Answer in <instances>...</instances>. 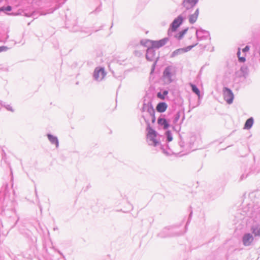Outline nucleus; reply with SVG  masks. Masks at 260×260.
I'll use <instances>...</instances> for the list:
<instances>
[{"instance_id":"1a4fd4ad","label":"nucleus","mask_w":260,"mask_h":260,"mask_svg":"<svg viewBox=\"0 0 260 260\" xmlns=\"http://www.w3.org/2000/svg\"><path fill=\"white\" fill-rule=\"evenodd\" d=\"M106 75L104 68L96 67L94 71L93 77L95 80L101 81Z\"/></svg>"},{"instance_id":"9b49d317","label":"nucleus","mask_w":260,"mask_h":260,"mask_svg":"<svg viewBox=\"0 0 260 260\" xmlns=\"http://www.w3.org/2000/svg\"><path fill=\"white\" fill-rule=\"evenodd\" d=\"M198 43L188 46L185 48H179L174 51L171 55V57H174L178 55L183 54L190 51L192 48L197 45Z\"/></svg>"},{"instance_id":"2eb2a0df","label":"nucleus","mask_w":260,"mask_h":260,"mask_svg":"<svg viewBox=\"0 0 260 260\" xmlns=\"http://www.w3.org/2000/svg\"><path fill=\"white\" fill-rule=\"evenodd\" d=\"M192 3V0H184L182 5L186 10L190 11L195 6Z\"/></svg>"},{"instance_id":"423d86ee","label":"nucleus","mask_w":260,"mask_h":260,"mask_svg":"<svg viewBox=\"0 0 260 260\" xmlns=\"http://www.w3.org/2000/svg\"><path fill=\"white\" fill-rule=\"evenodd\" d=\"M169 39L168 38H165L161 40L158 41H151L147 40L145 42L143 45L145 46H150L154 48H159L164 46L168 41Z\"/></svg>"},{"instance_id":"f257e3e1","label":"nucleus","mask_w":260,"mask_h":260,"mask_svg":"<svg viewBox=\"0 0 260 260\" xmlns=\"http://www.w3.org/2000/svg\"><path fill=\"white\" fill-rule=\"evenodd\" d=\"M257 213L260 214V206L256 209L253 210V208L250 205L244 207L242 209H240L236 213V218L239 220H245L246 222L248 218H252L256 217Z\"/></svg>"},{"instance_id":"bb28decb","label":"nucleus","mask_w":260,"mask_h":260,"mask_svg":"<svg viewBox=\"0 0 260 260\" xmlns=\"http://www.w3.org/2000/svg\"><path fill=\"white\" fill-rule=\"evenodd\" d=\"M1 105L2 106H4V107H5L6 109L8 111H10L11 112L14 111V110H13L12 107L11 106H10V105H6L5 104H3L2 102H1Z\"/></svg>"},{"instance_id":"393cba45","label":"nucleus","mask_w":260,"mask_h":260,"mask_svg":"<svg viewBox=\"0 0 260 260\" xmlns=\"http://www.w3.org/2000/svg\"><path fill=\"white\" fill-rule=\"evenodd\" d=\"M167 141L171 142L173 140V137L171 132L170 131H167L165 133Z\"/></svg>"},{"instance_id":"79ce46f5","label":"nucleus","mask_w":260,"mask_h":260,"mask_svg":"<svg viewBox=\"0 0 260 260\" xmlns=\"http://www.w3.org/2000/svg\"><path fill=\"white\" fill-rule=\"evenodd\" d=\"M32 17H35V13H33V14H32Z\"/></svg>"},{"instance_id":"39448f33","label":"nucleus","mask_w":260,"mask_h":260,"mask_svg":"<svg viewBox=\"0 0 260 260\" xmlns=\"http://www.w3.org/2000/svg\"><path fill=\"white\" fill-rule=\"evenodd\" d=\"M179 229H162L158 234L160 238H167L181 235L185 232L177 231Z\"/></svg>"},{"instance_id":"ea45409f","label":"nucleus","mask_w":260,"mask_h":260,"mask_svg":"<svg viewBox=\"0 0 260 260\" xmlns=\"http://www.w3.org/2000/svg\"><path fill=\"white\" fill-rule=\"evenodd\" d=\"M244 178V175H242L241 176V179H243V178Z\"/></svg>"},{"instance_id":"7c9ffc66","label":"nucleus","mask_w":260,"mask_h":260,"mask_svg":"<svg viewBox=\"0 0 260 260\" xmlns=\"http://www.w3.org/2000/svg\"><path fill=\"white\" fill-rule=\"evenodd\" d=\"M8 49V48L5 46H1L0 47V52L5 51Z\"/></svg>"},{"instance_id":"20e7f679","label":"nucleus","mask_w":260,"mask_h":260,"mask_svg":"<svg viewBox=\"0 0 260 260\" xmlns=\"http://www.w3.org/2000/svg\"><path fill=\"white\" fill-rule=\"evenodd\" d=\"M185 12L179 15L176 18L170 25V27L168 30V35L171 36L172 32L176 31L177 28L182 23L184 19H185Z\"/></svg>"},{"instance_id":"6e6552de","label":"nucleus","mask_w":260,"mask_h":260,"mask_svg":"<svg viewBox=\"0 0 260 260\" xmlns=\"http://www.w3.org/2000/svg\"><path fill=\"white\" fill-rule=\"evenodd\" d=\"M148 47L146 54V58L149 61H154L153 64V67L154 68L156 64L159 57L156 56L155 50L153 47H151L150 46Z\"/></svg>"},{"instance_id":"f8f14e48","label":"nucleus","mask_w":260,"mask_h":260,"mask_svg":"<svg viewBox=\"0 0 260 260\" xmlns=\"http://www.w3.org/2000/svg\"><path fill=\"white\" fill-rule=\"evenodd\" d=\"M196 34L199 41L206 40L210 36L209 31L202 28L197 29Z\"/></svg>"},{"instance_id":"37998d69","label":"nucleus","mask_w":260,"mask_h":260,"mask_svg":"<svg viewBox=\"0 0 260 260\" xmlns=\"http://www.w3.org/2000/svg\"><path fill=\"white\" fill-rule=\"evenodd\" d=\"M58 252L60 254L62 255V254L60 251H58Z\"/></svg>"},{"instance_id":"c03bdc74","label":"nucleus","mask_w":260,"mask_h":260,"mask_svg":"<svg viewBox=\"0 0 260 260\" xmlns=\"http://www.w3.org/2000/svg\"><path fill=\"white\" fill-rule=\"evenodd\" d=\"M180 147H182V144H180Z\"/></svg>"},{"instance_id":"ddd939ff","label":"nucleus","mask_w":260,"mask_h":260,"mask_svg":"<svg viewBox=\"0 0 260 260\" xmlns=\"http://www.w3.org/2000/svg\"><path fill=\"white\" fill-rule=\"evenodd\" d=\"M253 239V237L251 234L246 233L242 237V243L245 246H249L252 243Z\"/></svg>"},{"instance_id":"58836bf2","label":"nucleus","mask_w":260,"mask_h":260,"mask_svg":"<svg viewBox=\"0 0 260 260\" xmlns=\"http://www.w3.org/2000/svg\"><path fill=\"white\" fill-rule=\"evenodd\" d=\"M192 211H191V212H190V214H189V218H190L191 217V215H192Z\"/></svg>"},{"instance_id":"7ed1b4c3","label":"nucleus","mask_w":260,"mask_h":260,"mask_svg":"<svg viewBox=\"0 0 260 260\" xmlns=\"http://www.w3.org/2000/svg\"><path fill=\"white\" fill-rule=\"evenodd\" d=\"M142 111L143 112H146V114L143 115L149 119L151 120L152 123L155 122L156 118L155 116V110L152 106L151 102H148L147 103H144L142 108ZM144 118V117H143Z\"/></svg>"},{"instance_id":"0eeeda50","label":"nucleus","mask_w":260,"mask_h":260,"mask_svg":"<svg viewBox=\"0 0 260 260\" xmlns=\"http://www.w3.org/2000/svg\"><path fill=\"white\" fill-rule=\"evenodd\" d=\"M174 76V70L172 66L166 67L163 72V78L165 82L169 84L173 81V77Z\"/></svg>"},{"instance_id":"a18cd8bd","label":"nucleus","mask_w":260,"mask_h":260,"mask_svg":"<svg viewBox=\"0 0 260 260\" xmlns=\"http://www.w3.org/2000/svg\"><path fill=\"white\" fill-rule=\"evenodd\" d=\"M3 0H0V3Z\"/></svg>"},{"instance_id":"72a5a7b5","label":"nucleus","mask_w":260,"mask_h":260,"mask_svg":"<svg viewBox=\"0 0 260 260\" xmlns=\"http://www.w3.org/2000/svg\"><path fill=\"white\" fill-rule=\"evenodd\" d=\"M112 73L113 74V75L114 76H115L116 78H117V79H119V80H121L122 79V77L121 76H116L115 75H114V73L113 72H112Z\"/></svg>"},{"instance_id":"a19ab883","label":"nucleus","mask_w":260,"mask_h":260,"mask_svg":"<svg viewBox=\"0 0 260 260\" xmlns=\"http://www.w3.org/2000/svg\"><path fill=\"white\" fill-rule=\"evenodd\" d=\"M35 193H36V196H37V190L35 189Z\"/></svg>"},{"instance_id":"f704fd0d","label":"nucleus","mask_w":260,"mask_h":260,"mask_svg":"<svg viewBox=\"0 0 260 260\" xmlns=\"http://www.w3.org/2000/svg\"><path fill=\"white\" fill-rule=\"evenodd\" d=\"M198 1H199V0H192V2H193L192 4H193V5H196L197 4V3L198 2Z\"/></svg>"},{"instance_id":"aec40b11","label":"nucleus","mask_w":260,"mask_h":260,"mask_svg":"<svg viewBox=\"0 0 260 260\" xmlns=\"http://www.w3.org/2000/svg\"><path fill=\"white\" fill-rule=\"evenodd\" d=\"M189 85L191 87V90L192 92L198 96L199 99H200L201 95L199 89L197 87V86L196 85L193 84L191 83H189Z\"/></svg>"},{"instance_id":"6ab92c4d","label":"nucleus","mask_w":260,"mask_h":260,"mask_svg":"<svg viewBox=\"0 0 260 260\" xmlns=\"http://www.w3.org/2000/svg\"><path fill=\"white\" fill-rule=\"evenodd\" d=\"M253 121L254 120L252 117L248 118L245 123L244 128L247 129H250L253 124Z\"/></svg>"},{"instance_id":"c9c22d12","label":"nucleus","mask_w":260,"mask_h":260,"mask_svg":"<svg viewBox=\"0 0 260 260\" xmlns=\"http://www.w3.org/2000/svg\"><path fill=\"white\" fill-rule=\"evenodd\" d=\"M240 54H241L240 50V49H239V50H238V52H237V56H238V57H239V56H240Z\"/></svg>"},{"instance_id":"a211bd4d","label":"nucleus","mask_w":260,"mask_h":260,"mask_svg":"<svg viewBox=\"0 0 260 260\" xmlns=\"http://www.w3.org/2000/svg\"><path fill=\"white\" fill-rule=\"evenodd\" d=\"M199 14V9H196L194 13L193 14L189 15V22L191 24L195 23L198 19Z\"/></svg>"},{"instance_id":"f03ea898","label":"nucleus","mask_w":260,"mask_h":260,"mask_svg":"<svg viewBox=\"0 0 260 260\" xmlns=\"http://www.w3.org/2000/svg\"><path fill=\"white\" fill-rule=\"evenodd\" d=\"M143 117L147 124V141L148 145L155 147L159 145V142L156 140L157 133L150 126L149 119L145 116H143Z\"/></svg>"},{"instance_id":"b1692460","label":"nucleus","mask_w":260,"mask_h":260,"mask_svg":"<svg viewBox=\"0 0 260 260\" xmlns=\"http://www.w3.org/2000/svg\"><path fill=\"white\" fill-rule=\"evenodd\" d=\"M168 94V91L165 90L162 91V93H161L160 92H158L157 94V96L158 98L164 100L165 98V96Z\"/></svg>"},{"instance_id":"cd10ccee","label":"nucleus","mask_w":260,"mask_h":260,"mask_svg":"<svg viewBox=\"0 0 260 260\" xmlns=\"http://www.w3.org/2000/svg\"><path fill=\"white\" fill-rule=\"evenodd\" d=\"M252 233L254 235L255 237H260V229H252Z\"/></svg>"},{"instance_id":"412c9836","label":"nucleus","mask_w":260,"mask_h":260,"mask_svg":"<svg viewBox=\"0 0 260 260\" xmlns=\"http://www.w3.org/2000/svg\"><path fill=\"white\" fill-rule=\"evenodd\" d=\"M187 30H188V28H185V29L179 31V32H178L177 34H176L175 35V38H176L179 40H181L183 37L184 35L186 33Z\"/></svg>"},{"instance_id":"49530a36","label":"nucleus","mask_w":260,"mask_h":260,"mask_svg":"<svg viewBox=\"0 0 260 260\" xmlns=\"http://www.w3.org/2000/svg\"><path fill=\"white\" fill-rule=\"evenodd\" d=\"M259 55H260V51H259Z\"/></svg>"},{"instance_id":"a878e982","label":"nucleus","mask_w":260,"mask_h":260,"mask_svg":"<svg viewBox=\"0 0 260 260\" xmlns=\"http://www.w3.org/2000/svg\"><path fill=\"white\" fill-rule=\"evenodd\" d=\"M8 233L7 229H0V237L6 236Z\"/></svg>"},{"instance_id":"4c0bfd02","label":"nucleus","mask_w":260,"mask_h":260,"mask_svg":"<svg viewBox=\"0 0 260 260\" xmlns=\"http://www.w3.org/2000/svg\"><path fill=\"white\" fill-rule=\"evenodd\" d=\"M246 69H246V68H244V67H242V68H241V71H242V72H244V71H245V70H246Z\"/></svg>"},{"instance_id":"5701e85b","label":"nucleus","mask_w":260,"mask_h":260,"mask_svg":"<svg viewBox=\"0 0 260 260\" xmlns=\"http://www.w3.org/2000/svg\"><path fill=\"white\" fill-rule=\"evenodd\" d=\"M180 118V112L178 111L174 116L173 118V122L174 124H176Z\"/></svg>"},{"instance_id":"e433bc0d","label":"nucleus","mask_w":260,"mask_h":260,"mask_svg":"<svg viewBox=\"0 0 260 260\" xmlns=\"http://www.w3.org/2000/svg\"><path fill=\"white\" fill-rule=\"evenodd\" d=\"M246 226L248 227V228H256L255 226V225H252V226H250V225H249L247 223L246 224Z\"/></svg>"},{"instance_id":"9d476101","label":"nucleus","mask_w":260,"mask_h":260,"mask_svg":"<svg viewBox=\"0 0 260 260\" xmlns=\"http://www.w3.org/2000/svg\"><path fill=\"white\" fill-rule=\"evenodd\" d=\"M223 95L224 100L229 104H231L234 100V94L232 91L228 87H224L223 89Z\"/></svg>"},{"instance_id":"dca6fc26","label":"nucleus","mask_w":260,"mask_h":260,"mask_svg":"<svg viewBox=\"0 0 260 260\" xmlns=\"http://www.w3.org/2000/svg\"><path fill=\"white\" fill-rule=\"evenodd\" d=\"M168 105L165 102L159 103L156 107L157 112L160 113L164 112L167 109Z\"/></svg>"},{"instance_id":"473e14b6","label":"nucleus","mask_w":260,"mask_h":260,"mask_svg":"<svg viewBox=\"0 0 260 260\" xmlns=\"http://www.w3.org/2000/svg\"><path fill=\"white\" fill-rule=\"evenodd\" d=\"M249 50V47L248 46H245V47L243 49V52L248 51Z\"/></svg>"},{"instance_id":"4468645a","label":"nucleus","mask_w":260,"mask_h":260,"mask_svg":"<svg viewBox=\"0 0 260 260\" xmlns=\"http://www.w3.org/2000/svg\"><path fill=\"white\" fill-rule=\"evenodd\" d=\"M47 138L49 142L53 145H55L56 148L59 147V141L58 138L56 136H54L50 134H48L47 135Z\"/></svg>"},{"instance_id":"4be33fe9","label":"nucleus","mask_w":260,"mask_h":260,"mask_svg":"<svg viewBox=\"0 0 260 260\" xmlns=\"http://www.w3.org/2000/svg\"><path fill=\"white\" fill-rule=\"evenodd\" d=\"M167 147H168V150H166L164 146L160 145L161 149L164 154H166V155H170L172 153H175L174 150H172L169 147L168 145H167Z\"/></svg>"},{"instance_id":"c756f323","label":"nucleus","mask_w":260,"mask_h":260,"mask_svg":"<svg viewBox=\"0 0 260 260\" xmlns=\"http://www.w3.org/2000/svg\"><path fill=\"white\" fill-rule=\"evenodd\" d=\"M56 8H54V9H51L49 12H47V13H41L40 15H46V14H49V13H52L53 12V11L56 9Z\"/></svg>"},{"instance_id":"f3484780","label":"nucleus","mask_w":260,"mask_h":260,"mask_svg":"<svg viewBox=\"0 0 260 260\" xmlns=\"http://www.w3.org/2000/svg\"><path fill=\"white\" fill-rule=\"evenodd\" d=\"M157 123L159 125L162 126L165 129H167L170 126L168 122L165 118L159 117L157 120Z\"/></svg>"},{"instance_id":"c85d7f7f","label":"nucleus","mask_w":260,"mask_h":260,"mask_svg":"<svg viewBox=\"0 0 260 260\" xmlns=\"http://www.w3.org/2000/svg\"><path fill=\"white\" fill-rule=\"evenodd\" d=\"M11 10H12V7L10 6H8L6 7H3L0 8V11H10Z\"/></svg>"},{"instance_id":"2f4dec72","label":"nucleus","mask_w":260,"mask_h":260,"mask_svg":"<svg viewBox=\"0 0 260 260\" xmlns=\"http://www.w3.org/2000/svg\"><path fill=\"white\" fill-rule=\"evenodd\" d=\"M245 58L244 57L239 56V60L240 62H243L245 61Z\"/></svg>"}]
</instances>
